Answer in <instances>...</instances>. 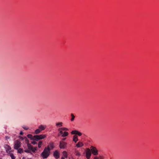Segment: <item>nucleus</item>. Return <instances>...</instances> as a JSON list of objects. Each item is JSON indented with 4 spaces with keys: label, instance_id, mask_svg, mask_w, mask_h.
Masks as SVG:
<instances>
[{
    "label": "nucleus",
    "instance_id": "obj_1",
    "mask_svg": "<svg viewBox=\"0 0 159 159\" xmlns=\"http://www.w3.org/2000/svg\"><path fill=\"white\" fill-rule=\"evenodd\" d=\"M50 151L48 147H46L44 148L43 151L41 153V156L43 159L46 158L49 156Z\"/></svg>",
    "mask_w": 159,
    "mask_h": 159
},
{
    "label": "nucleus",
    "instance_id": "obj_2",
    "mask_svg": "<svg viewBox=\"0 0 159 159\" xmlns=\"http://www.w3.org/2000/svg\"><path fill=\"white\" fill-rule=\"evenodd\" d=\"M90 150L92 153L94 155H97L98 154V151L97 148L93 146H91L90 147Z\"/></svg>",
    "mask_w": 159,
    "mask_h": 159
},
{
    "label": "nucleus",
    "instance_id": "obj_3",
    "mask_svg": "<svg viewBox=\"0 0 159 159\" xmlns=\"http://www.w3.org/2000/svg\"><path fill=\"white\" fill-rule=\"evenodd\" d=\"M21 145V143L18 140L16 141L14 143V148L15 149H18Z\"/></svg>",
    "mask_w": 159,
    "mask_h": 159
},
{
    "label": "nucleus",
    "instance_id": "obj_4",
    "mask_svg": "<svg viewBox=\"0 0 159 159\" xmlns=\"http://www.w3.org/2000/svg\"><path fill=\"white\" fill-rule=\"evenodd\" d=\"M20 139L21 140H24V141L25 142L26 144H27V147L29 148H30V144L29 143V140L27 139L26 137H25L23 138L22 137L20 136Z\"/></svg>",
    "mask_w": 159,
    "mask_h": 159
},
{
    "label": "nucleus",
    "instance_id": "obj_5",
    "mask_svg": "<svg viewBox=\"0 0 159 159\" xmlns=\"http://www.w3.org/2000/svg\"><path fill=\"white\" fill-rule=\"evenodd\" d=\"M91 155V153L90 149L88 148H87L86 152V156L87 159H90Z\"/></svg>",
    "mask_w": 159,
    "mask_h": 159
},
{
    "label": "nucleus",
    "instance_id": "obj_6",
    "mask_svg": "<svg viewBox=\"0 0 159 159\" xmlns=\"http://www.w3.org/2000/svg\"><path fill=\"white\" fill-rule=\"evenodd\" d=\"M30 140H35L37 142L39 140L37 135L33 136L30 134Z\"/></svg>",
    "mask_w": 159,
    "mask_h": 159
},
{
    "label": "nucleus",
    "instance_id": "obj_7",
    "mask_svg": "<svg viewBox=\"0 0 159 159\" xmlns=\"http://www.w3.org/2000/svg\"><path fill=\"white\" fill-rule=\"evenodd\" d=\"M66 144L67 143L66 142L62 141L60 142L59 145L60 148L61 149L65 148L66 147Z\"/></svg>",
    "mask_w": 159,
    "mask_h": 159
},
{
    "label": "nucleus",
    "instance_id": "obj_8",
    "mask_svg": "<svg viewBox=\"0 0 159 159\" xmlns=\"http://www.w3.org/2000/svg\"><path fill=\"white\" fill-rule=\"evenodd\" d=\"M71 134H77L79 136H81L82 135V133L76 130H74L71 132Z\"/></svg>",
    "mask_w": 159,
    "mask_h": 159
},
{
    "label": "nucleus",
    "instance_id": "obj_9",
    "mask_svg": "<svg viewBox=\"0 0 159 159\" xmlns=\"http://www.w3.org/2000/svg\"><path fill=\"white\" fill-rule=\"evenodd\" d=\"M47 147H48L49 149L50 150V151L53 149L55 147L54 143L52 142H50Z\"/></svg>",
    "mask_w": 159,
    "mask_h": 159
},
{
    "label": "nucleus",
    "instance_id": "obj_10",
    "mask_svg": "<svg viewBox=\"0 0 159 159\" xmlns=\"http://www.w3.org/2000/svg\"><path fill=\"white\" fill-rule=\"evenodd\" d=\"M4 148H5L6 150V152L7 153H9L10 152V150L11 149V148L8 145H6Z\"/></svg>",
    "mask_w": 159,
    "mask_h": 159
},
{
    "label": "nucleus",
    "instance_id": "obj_11",
    "mask_svg": "<svg viewBox=\"0 0 159 159\" xmlns=\"http://www.w3.org/2000/svg\"><path fill=\"white\" fill-rule=\"evenodd\" d=\"M54 157L56 159H58L59 157V154L57 150H56L53 153Z\"/></svg>",
    "mask_w": 159,
    "mask_h": 159
},
{
    "label": "nucleus",
    "instance_id": "obj_12",
    "mask_svg": "<svg viewBox=\"0 0 159 159\" xmlns=\"http://www.w3.org/2000/svg\"><path fill=\"white\" fill-rule=\"evenodd\" d=\"M46 125H41L39 126L38 128L41 131L44 130L46 128Z\"/></svg>",
    "mask_w": 159,
    "mask_h": 159
},
{
    "label": "nucleus",
    "instance_id": "obj_13",
    "mask_svg": "<svg viewBox=\"0 0 159 159\" xmlns=\"http://www.w3.org/2000/svg\"><path fill=\"white\" fill-rule=\"evenodd\" d=\"M37 150V147H34L30 145V151H32L33 152H35Z\"/></svg>",
    "mask_w": 159,
    "mask_h": 159
},
{
    "label": "nucleus",
    "instance_id": "obj_14",
    "mask_svg": "<svg viewBox=\"0 0 159 159\" xmlns=\"http://www.w3.org/2000/svg\"><path fill=\"white\" fill-rule=\"evenodd\" d=\"M39 140L44 139L46 137V135L45 134H42L39 135H37Z\"/></svg>",
    "mask_w": 159,
    "mask_h": 159
},
{
    "label": "nucleus",
    "instance_id": "obj_15",
    "mask_svg": "<svg viewBox=\"0 0 159 159\" xmlns=\"http://www.w3.org/2000/svg\"><path fill=\"white\" fill-rule=\"evenodd\" d=\"M39 140L44 139L46 137V135L45 134H42L39 135H37Z\"/></svg>",
    "mask_w": 159,
    "mask_h": 159
},
{
    "label": "nucleus",
    "instance_id": "obj_16",
    "mask_svg": "<svg viewBox=\"0 0 159 159\" xmlns=\"http://www.w3.org/2000/svg\"><path fill=\"white\" fill-rule=\"evenodd\" d=\"M84 145L83 143L82 142H79L77 143L76 144V147L77 148H80L81 147L83 146Z\"/></svg>",
    "mask_w": 159,
    "mask_h": 159
},
{
    "label": "nucleus",
    "instance_id": "obj_17",
    "mask_svg": "<svg viewBox=\"0 0 159 159\" xmlns=\"http://www.w3.org/2000/svg\"><path fill=\"white\" fill-rule=\"evenodd\" d=\"M62 122H57L56 124V126L57 127H61L62 126Z\"/></svg>",
    "mask_w": 159,
    "mask_h": 159
},
{
    "label": "nucleus",
    "instance_id": "obj_18",
    "mask_svg": "<svg viewBox=\"0 0 159 159\" xmlns=\"http://www.w3.org/2000/svg\"><path fill=\"white\" fill-rule=\"evenodd\" d=\"M78 136L76 135H75L73 136V141L76 143L78 141Z\"/></svg>",
    "mask_w": 159,
    "mask_h": 159
},
{
    "label": "nucleus",
    "instance_id": "obj_19",
    "mask_svg": "<svg viewBox=\"0 0 159 159\" xmlns=\"http://www.w3.org/2000/svg\"><path fill=\"white\" fill-rule=\"evenodd\" d=\"M60 130H62V131H68V129L65 127H61L59 128L58 129V131H60Z\"/></svg>",
    "mask_w": 159,
    "mask_h": 159
},
{
    "label": "nucleus",
    "instance_id": "obj_20",
    "mask_svg": "<svg viewBox=\"0 0 159 159\" xmlns=\"http://www.w3.org/2000/svg\"><path fill=\"white\" fill-rule=\"evenodd\" d=\"M68 134V133L67 132H64L63 134L61 135L62 137H64L67 136Z\"/></svg>",
    "mask_w": 159,
    "mask_h": 159
},
{
    "label": "nucleus",
    "instance_id": "obj_21",
    "mask_svg": "<svg viewBox=\"0 0 159 159\" xmlns=\"http://www.w3.org/2000/svg\"><path fill=\"white\" fill-rule=\"evenodd\" d=\"M75 155L78 157H79L80 155V152L77 150H75Z\"/></svg>",
    "mask_w": 159,
    "mask_h": 159
},
{
    "label": "nucleus",
    "instance_id": "obj_22",
    "mask_svg": "<svg viewBox=\"0 0 159 159\" xmlns=\"http://www.w3.org/2000/svg\"><path fill=\"white\" fill-rule=\"evenodd\" d=\"M41 132V131L38 128L35 130L34 134H38L39 133Z\"/></svg>",
    "mask_w": 159,
    "mask_h": 159
},
{
    "label": "nucleus",
    "instance_id": "obj_23",
    "mask_svg": "<svg viewBox=\"0 0 159 159\" xmlns=\"http://www.w3.org/2000/svg\"><path fill=\"white\" fill-rule=\"evenodd\" d=\"M42 144V141H39L38 143V147L39 148H40L41 145Z\"/></svg>",
    "mask_w": 159,
    "mask_h": 159
},
{
    "label": "nucleus",
    "instance_id": "obj_24",
    "mask_svg": "<svg viewBox=\"0 0 159 159\" xmlns=\"http://www.w3.org/2000/svg\"><path fill=\"white\" fill-rule=\"evenodd\" d=\"M17 150L18 151V152L20 153H21L23 152V149L21 148H18V149Z\"/></svg>",
    "mask_w": 159,
    "mask_h": 159
},
{
    "label": "nucleus",
    "instance_id": "obj_25",
    "mask_svg": "<svg viewBox=\"0 0 159 159\" xmlns=\"http://www.w3.org/2000/svg\"><path fill=\"white\" fill-rule=\"evenodd\" d=\"M63 156L65 158H67V152L66 151H64L63 152Z\"/></svg>",
    "mask_w": 159,
    "mask_h": 159
},
{
    "label": "nucleus",
    "instance_id": "obj_26",
    "mask_svg": "<svg viewBox=\"0 0 159 159\" xmlns=\"http://www.w3.org/2000/svg\"><path fill=\"white\" fill-rule=\"evenodd\" d=\"M71 118L70 119V120L71 121H73L74 120V119H75V116H74L73 114L72 113L71 114Z\"/></svg>",
    "mask_w": 159,
    "mask_h": 159
},
{
    "label": "nucleus",
    "instance_id": "obj_27",
    "mask_svg": "<svg viewBox=\"0 0 159 159\" xmlns=\"http://www.w3.org/2000/svg\"><path fill=\"white\" fill-rule=\"evenodd\" d=\"M9 156L11 157V159H15V157L14 156L13 154L12 153H9Z\"/></svg>",
    "mask_w": 159,
    "mask_h": 159
},
{
    "label": "nucleus",
    "instance_id": "obj_28",
    "mask_svg": "<svg viewBox=\"0 0 159 159\" xmlns=\"http://www.w3.org/2000/svg\"><path fill=\"white\" fill-rule=\"evenodd\" d=\"M30 143H31L33 145H35L37 144V143L35 140H33V141L30 142Z\"/></svg>",
    "mask_w": 159,
    "mask_h": 159
},
{
    "label": "nucleus",
    "instance_id": "obj_29",
    "mask_svg": "<svg viewBox=\"0 0 159 159\" xmlns=\"http://www.w3.org/2000/svg\"><path fill=\"white\" fill-rule=\"evenodd\" d=\"M59 131V133L58 134V136H60L61 135H62L63 134V131H62V130H60Z\"/></svg>",
    "mask_w": 159,
    "mask_h": 159
},
{
    "label": "nucleus",
    "instance_id": "obj_30",
    "mask_svg": "<svg viewBox=\"0 0 159 159\" xmlns=\"http://www.w3.org/2000/svg\"><path fill=\"white\" fill-rule=\"evenodd\" d=\"M22 127L25 130H27L29 128V127L25 125H23Z\"/></svg>",
    "mask_w": 159,
    "mask_h": 159
},
{
    "label": "nucleus",
    "instance_id": "obj_31",
    "mask_svg": "<svg viewBox=\"0 0 159 159\" xmlns=\"http://www.w3.org/2000/svg\"><path fill=\"white\" fill-rule=\"evenodd\" d=\"M28 149L25 150V152H26L29 153L30 152V147L29 148L28 147Z\"/></svg>",
    "mask_w": 159,
    "mask_h": 159
},
{
    "label": "nucleus",
    "instance_id": "obj_32",
    "mask_svg": "<svg viewBox=\"0 0 159 159\" xmlns=\"http://www.w3.org/2000/svg\"><path fill=\"white\" fill-rule=\"evenodd\" d=\"M23 134V132L22 131H20V135H22Z\"/></svg>",
    "mask_w": 159,
    "mask_h": 159
},
{
    "label": "nucleus",
    "instance_id": "obj_33",
    "mask_svg": "<svg viewBox=\"0 0 159 159\" xmlns=\"http://www.w3.org/2000/svg\"><path fill=\"white\" fill-rule=\"evenodd\" d=\"M27 136L29 138H30V134H28L27 135Z\"/></svg>",
    "mask_w": 159,
    "mask_h": 159
},
{
    "label": "nucleus",
    "instance_id": "obj_34",
    "mask_svg": "<svg viewBox=\"0 0 159 159\" xmlns=\"http://www.w3.org/2000/svg\"><path fill=\"white\" fill-rule=\"evenodd\" d=\"M94 159H98V158L97 157H95L94 158Z\"/></svg>",
    "mask_w": 159,
    "mask_h": 159
},
{
    "label": "nucleus",
    "instance_id": "obj_35",
    "mask_svg": "<svg viewBox=\"0 0 159 159\" xmlns=\"http://www.w3.org/2000/svg\"><path fill=\"white\" fill-rule=\"evenodd\" d=\"M66 139V138H63L62 139V140L63 141H64Z\"/></svg>",
    "mask_w": 159,
    "mask_h": 159
},
{
    "label": "nucleus",
    "instance_id": "obj_36",
    "mask_svg": "<svg viewBox=\"0 0 159 159\" xmlns=\"http://www.w3.org/2000/svg\"><path fill=\"white\" fill-rule=\"evenodd\" d=\"M61 159H65L63 157H61Z\"/></svg>",
    "mask_w": 159,
    "mask_h": 159
},
{
    "label": "nucleus",
    "instance_id": "obj_37",
    "mask_svg": "<svg viewBox=\"0 0 159 159\" xmlns=\"http://www.w3.org/2000/svg\"><path fill=\"white\" fill-rule=\"evenodd\" d=\"M25 157H23L22 158V159H25Z\"/></svg>",
    "mask_w": 159,
    "mask_h": 159
},
{
    "label": "nucleus",
    "instance_id": "obj_38",
    "mask_svg": "<svg viewBox=\"0 0 159 159\" xmlns=\"http://www.w3.org/2000/svg\"><path fill=\"white\" fill-rule=\"evenodd\" d=\"M0 159H2L1 158H0Z\"/></svg>",
    "mask_w": 159,
    "mask_h": 159
}]
</instances>
